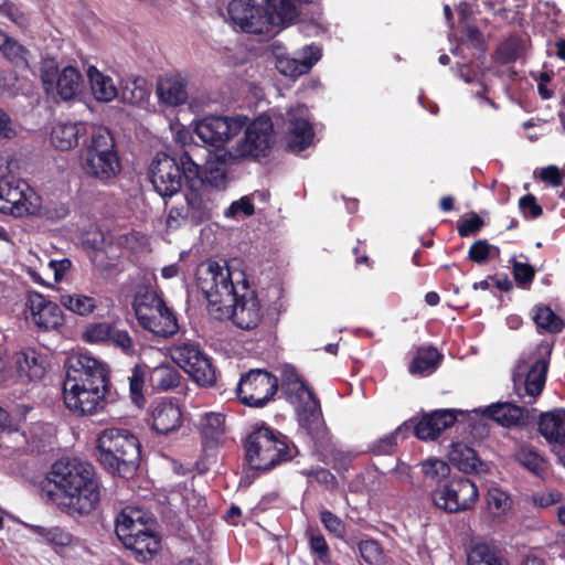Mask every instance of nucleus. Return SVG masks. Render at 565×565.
Listing matches in <instances>:
<instances>
[{"label": "nucleus", "instance_id": "12", "mask_svg": "<svg viewBox=\"0 0 565 565\" xmlns=\"http://www.w3.org/2000/svg\"><path fill=\"white\" fill-rule=\"evenodd\" d=\"M431 497L438 509L447 513H458L472 509L479 492L469 478L454 477L435 489Z\"/></svg>", "mask_w": 565, "mask_h": 565}, {"label": "nucleus", "instance_id": "1", "mask_svg": "<svg viewBox=\"0 0 565 565\" xmlns=\"http://www.w3.org/2000/svg\"><path fill=\"white\" fill-rule=\"evenodd\" d=\"M42 495L67 515L87 516L97 510L103 483L88 461L66 458L55 461L42 481Z\"/></svg>", "mask_w": 565, "mask_h": 565}, {"label": "nucleus", "instance_id": "22", "mask_svg": "<svg viewBox=\"0 0 565 565\" xmlns=\"http://www.w3.org/2000/svg\"><path fill=\"white\" fill-rule=\"evenodd\" d=\"M156 524L151 518L143 519L140 510L124 509L116 519L115 533L125 544Z\"/></svg>", "mask_w": 565, "mask_h": 565}, {"label": "nucleus", "instance_id": "27", "mask_svg": "<svg viewBox=\"0 0 565 565\" xmlns=\"http://www.w3.org/2000/svg\"><path fill=\"white\" fill-rule=\"evenodd\" d=\"M548 365V356H540L531 364L524 381V395L520 394V396H527L530 398L526 404H534L536 398L543 392L546 383Z\"/></svg>", "mask_w": 565, "mask_h": 565}, {"label": "nucleus", "instance_id": "44", "mask_svg": "<svg viewBox=\"0 0 565 565\" xmlns=\"http://www.w3.org/2000/svg\"><path fill=\"white\" fill-rule=\"evenodd\" d=\"M361 558L369 565H385L387 556L380 542L375 539L361 540L358 543Z\"/></svg>", "mask_w": 565, "mask_h": 565}, {"label": "nucleus", "instance_id": "15", "mask_svg": "<svg viewBox=\"0 0 565 565\" xmlns=\"http://www.w3.org/2000/svg\"><path fill=\"white\" fill-rule=\"evenodd\" d=\"M25 307L29 312L26 321L32 323L38 331H56L64 324V315L60 306L40 292H29Z\"/></svg>", "mask_w": 565, "mask_h": 565}, {"label": "nucleus", "instance_id": "48", "mask_svg": "<svg viewBox=\"0 0 565 565\" xmlns=\"http://www.w3.org/2000/svg\"><path fill=\"white\" fill-rule=\"evenodd\" d=\"M35 533L42 536L52 546L66 547L72 544L73 535L60 526H36Z\"/></svg>", "mask_w": 565, "mask_h": 565}, {"label": "nucleus", "instance_id": "3", "mask_svg": "<svg viewBox=\"0 0 565 565\" xmlns=\"http://www.w3.org/2000/svg\"><path fill=\"white\" fill-rule=\"evenodd\" d=\"M242 443L248 467L263 472L292 460L299 452L286 435L264 422L254 424Z\"/></svg>", "mask_w": 565, "mask_h": 565}, {"label": "nucleus", "instance_id": "36", "mask_svg": "<svg viewBox=\"0 0 565 565\" xmlns=\"http://www.w3.org/2000/svg\"><path fill=\"white\" fill-rule=\"evenodd\" d=\"M450 462L465 473L478 471L481 465L477 451L463 443H452L448 454Z\"/></svg>", "mask_w": 565, "mask_h": 565}, {"label": "nucleus", "instance_id": "4", "mask_svg": "<svg viewBox=\"0 0 565 565\" xmlns=\"http://www.w3.org/2000/svg\"><path fill=\"white\" fill-rule=\"evenodd\" d=\"M149 179L167 204V199L179 193L183 184L189 190L202 186L201 164L193 160L190 150H183L178 156L159 152L150 164Z\"/></svg>", "mask_w": 565, "mask_h": 565}, {"label": "nucleus", "instance_id": "41", "mask_svg": "<svg viewBox=\"0 0 565 565\" xmlns=\"http://www.w3.org/2000/svg\"><path fill=\"white\" fill-rule=\"evenodd\" d=\"M310 553L324 565L331 563L330 547L318 527L308 526L305 532Z\"/></svg>", "mask_w": 565, "mask_h": 565}, {"label": "nucleus", "instance_id": "43", "mask_svg": "<svg viewBox=\"0 0 565 565\" xmlns=\"http://www.w3.org/2000/svg\"><path fill=\"white\" fill-rule=\"evenodd\" d=\"M198 190L199 189L190 190V192L185 195L190 220L195 225H199L210 220L212 216L207 203L203 200L202 195L198 192Z\"/></svg>", "mask_w": 565, "mask_h": 565}, {"label": "nucleus", "instance_id": "19", "mask_svg": "<svg viewBox=\"0 0 565 565\" xmlns=\"http://www.w3.org/2000/svg\"><path fill=\"white\" fill-rule=\"evenodd\" d=\"M535 409H529L510 402L495 403L487 406L483 415L507 428H523L534 419Z\"/></svg>", "mask_w": 565, "mask_h": 565}, {"label": "nucleus", "instance_id": "33", "mask_svg": "<svg viewBox=\"0 0 565 565\" xmlns=\"http://www.w3.org/2000/svg\"><path fill=\"white\" fill-rule=\"evenodd\" d=\"M532 319L539 333L557 334L565 328V320L545 303H537L532 308Z\"/></svg>", "mask_w": 565, "mask_h": 565}, {"label": "nucleus", "instance_id": "28", "mask_svg": "<svg viewBox=\"0 0 565 565\" xmlns=\"http://www.w3.org/2000/svg\"><path fill=\"white\" fill-rule=\"evenodd\" d=\"M127 550H130L137 562H147L154 557L161 548V537L154 531V525L124 544Z\"/></svg>", "mask_w": 565, "mask_h": 565}, {"label": "nucleus", "instance_id": "6", "mask_svg": "<svg viewBox=\"0 0 565 565\" xmlns=\"http://www.w3.org/2000/svg\"><path fill=\"white\" fill-rule=\"evenodd\" d=\"M132 308L139 326L156 337L168 339L179 331L174 311L152 287H139L134 297Z\"/></svg>", "mask_w": 565, "mask_h": 565}, {"label": "nucleus", "instance_id": "16", "mask_svg": "<svg viewBox=\"0 0 565 565\" xmlns=\"http://www.w3.org/2000/svg\"><path fill=\"white\" fill-rule=\"evenodd\" d=\"M25 181L12 174L8 168L0 167V213L23 216L29 212Z\"/></svg>", "mask_w": 565, "mask_h": 565}, {"label": "nucleus", "instance_id": "8", "mask_svg": "<svg viewBox=\"0 0 565 565\" xmlns=\"http://www.w3.org/2000/svg\"><path fill=\"white\" fill-rule=\"evenodd\" d=\"M84 172L106 181L115 178L120 171V160L110 130L106 127H95L81 156Z\"/></svg>", "mask_w": 565, "mask_h": 565}, {"label": "nucleus", "instance_id": "2", "mask_svg": "<svg viewBox=\"0 0 565 565\" xmlns=\"http://www.w3.org/2000/svg\"><path fill=\"white\" fill-rule=\"evenodd\" d=\"M94 456L105 471L128 479L140 466L141 445L129 429L105 428L96 438Z\"/></svg>", "mask_w": 565, "mask_h": 565}, {"label": "nucleus", "instance_id": "17", "mask_svg": "<svg viewBox=\"0 0 565 565\" xmlns=\"http://www.w3.org/2000/svg\"><path fill=\"white\" fill-rule=\"evenodd\" d=\"M85 381H110L107 365L84 353L68 358L63 385H84Z\"/></svg>", "mask_w": 565, "mask_h": 565}, {"label": "nucleus", "instance_id": "57", "mask_svg": "<svg viewBox=\"0 0 565 565\" xmlns=\"http://www.w3.org/2000/svg\"><path fill=\"white\" fill-rule=\"evenodd\" d=\"M398 440L390 433L374 440L367 447V451L373 456H391L396 452Z\"/></svg>", "mask_w": 565, "mask_h": 565}, {"label": "nucleus", "instance_id": "64", "mask_svg": "<svg viewBox=\"0 0 565 565\" xmlns=\"http://www.w3.org/2000/svg\"><path fill=\"white\" fill-rule=\"evenodd\" d=\"M519 207L525 218H537L543 214L542 206L537 203L536 198L529 193L519 200Z\"/></svg>", "mask_w": 565, "mask_h": 565}, {"label": "nucleus", "instance_id": "58", "mask_svg": "<svg viewBox=\"0 0 565 565\" xmlns=\"http://www.w3.org/2000/svg\"><path fill=\"white\" fill-rule=\"evenodd\" d=\"M487 504L492 514L500 515L510 508V498L499 488H490L487 493Z\"/></svg>", "mask_w": 565, "mask_h": 565}, {"label": "nucleus", "instance_id": "59", "mask_svg": "<svg viewBox=\"0 0 565 565\" xmlns=\"http://www.w3.org/2000/svg\"><path fill=\"white\" fill-rule=\"evenodd\" d=\"M255 213V206L248 195L242 196L237 201H233L231 205L224 211V216L227 218H237L238 216H252Z\"/></svg>", "mask_w": 565, "mask_h": 565}, {"label": "nucleus", "instance_id": "34", "mask_svg": "<svg viewBox=\"0 0 565 565\" xmlns=\"http://www.w3.org/2000/svg\"><path fill=\"white\" fill-rule=\"evenodd\" d=\"M159 99L170 106H179L186 102L185 83L180 76L160 79L157 86Z\"/></svg>", "mask_w": 565, "mask_h": 565}, {"label": "nucleus", "instance_id": "29", "mask_svg": "<svg viewBox=\"0 0 565 565\" xmlns=\"http://www.w3.org/2000/svg\"><path fill=\"white\" fill-rule=\"evenodd\" d=\"M85 87V79L79 70L68 65L64 67L56 78V94L62 100H72L79 96Z\"/></svg>", "mask_w": 565, "mask_h": 565}, {"label": "nucleus", "instance_id": "52", "mask_svg": "<svg viewBox=\"0 0 565 565\" xmlns=\"http://www.w3.org/2000/svg\"><path fill=\"white\" fill-rule=\"evenodd\" d=\"M202 185L207 184L216 190H225L227 186V173L224 164L209 167L205 171L201 168Z\"/></svg>", "mask_w": 565, "mask_h": 565}, {"label": "nucleus", "instance_id": "9", "mask_svg": "<svg viewBox=\"0 0 565 565\" xmlns=\"http://www.w3.org/2000/svg\"><path fill=\"white\" fill-rule=\"evenodd\" d=\"M198 288L212 306H223L237 296V288L242 277L233 273L227 264L223 266L214 259L201 263L195 273Z\"/></svg>", "mask_w": 565, "mask_h": 565}, {"label": "nucleus", "instance_id": "40", "mask_svg": "<svg viewBox=\"0 0 565 565\" xmlns=\"http://www.w3.org/2000/svg\"><path fill=\"white\" fill-rule=\"evenodd\" d=\"M61 305L78 316H88L97 308L95 298L82 294H65L60 296Z\"/></svg>", "mask_w": 565, "mask_h": 565}, {"label": "nucleus", "instance_id": "61", "mask_svg": "<svg viewBox=\"0 0 565 565\" xmlns=\"http://www.w3.org/2000/svg\"><path fill=\"white\" fill-rule=\"evenodd\" d=\"M139 82L140 79H135L126 84L121 92L124 102L138 105L146 100L148 90Z\"/></svg>", "mask_w": 565, "mask_h": 565}, {"label": "nucleus", "instance_id": "55", "mask_svg": "<svg viewBox=\"0 0 565 565\" xmlns=\"http://www.w3.org/2000/svg\"><path fill=\"white\" fill-rule=\"evenodd\" d=\"M521 52V42L516 38L508 39L495 50V60L501 64H508L519 58Z\"/></svg>", "mask_w": 565, "mask_h": 565}, {"label": "nucleus", "instance_id": "42", "mask_svg": "<svg viewBox=\"0 0 565 565\" xmlns=\"http://www.w3.org/2000/svg\"><path fill=\"white\" fill-rule=\"evenodd\" d=\"M149 367L145 364H136L129 376V393L132 403L139 407L143 406L146 398L143 395V386L148 380Z\"/></svg>", "mask_w": 565, "mask_h": 565}, {"label": "nucleus", "instance_id": "38", "mask_svg": "<svg viewBox=\"0 0 565 565\" xmlns=\"http://www.w3.org/2000/svg\"><path fill=\"white\" fill-rule=\"evenodd\" d=\"M514 459L532 475L543 478L547 471V460L532 446L523 445L514 454Z\"/></svg>", "mask_w": 565, "mask_h": 565}, {"label": "nucleus", "instance_id": "5", "mask_svg": "<svg viewBox=\"0 0 565 565\" xmlns=\"http://www.w3.org/2000/svg\"><path fill=\"white\" fill-rule=\"evenodd\" d=\"M286 399L295 405L298 425L311 439L316 451L333 452L332 435L323 419L320 399L307 382L303 380V387L297 388Z\"/></svg>", "mask_w": 565, "mask_h": 565}, {"label": "nucleus", "instance_id": "39", "mask_svg": "<svg viewBox=\"0 0 565 565\" xmlns=\"http://www.w3.org/2000/svg\"><path fill=\"white\" fill-rule=\"evenodd\" d=\"M92 93L99 102H110L116 98L118 92L109 76L90 66L87 71Z\"/></svg>", "mask_w": 565, "mask_h": 565}, {"label": "nucleus", "instance_id": "51", "mask_svg": "<svg viewBox=\"0 0 565 565\" xmlns=\"http://www.w3.org/2000/svg\"><path fill=\"white\" fill-rule=\"evenodd\" d=\"M468 565H502V562L489 545L476 544L468 554Z\"/></svg>", "mask_w": 565, "mask_h": 565}, {"label": "nucleus", "instance_id": "50", "mask_svg": "<svg viewBox=\"0 0 565 565\" xmlns=\"http://www.w3.org/2000/svg\"><path fill=\"white\" fill-rule=\"evenodd\" d=\"M510 263L512 265V275L518 287L530 290L535 278V268L527 263L518 262L515 257H512Z\"/></svg>", "mask_w": 565, "mask_h": 565}, {"label": "nucleus", "instance_id": "31", "mask_svg": "<svg viewBox=\"0 0 565 565\" xmlns=\"http://www.w3.org/2000/svg\"><path fill=\"white\" fill-rule=\"evenodd\" d=\"M199 428L203 447L214 448L225 434V416L220 413H206L200 419Z\"/></svg>", "mask_w": 565, "mask_h": 565}, {"label": "nucleus", "instance_id": "49", "mask_svg": "<svg viewBox=\"0 0 565 565\" xmlns=\"http://www.w3.org/2000/svg\"><path fill=\"white\" fill-rule=\"evenodd\" d=\"M107 344L120 350L127 356L137 353L135 341L129 332L126 329H120L117 324H115Z\"/></svg>", "mask_w": 565, "mask_h": 565}, {"label": "nucleus", "instance_id": "21", "mask_svg": "<svg viewBox=\"0 0 565 565\" xmlns=\"http://www.w3.org/2000/svg\"><path fill=\"white\" fill-rule=\"evenodd\" d=\"M321 58V49L317 45H307L302 49L301 57L281 55L277 57L276 68L285 76L299 77L310 72L312 66Z\"/></svg>", "mask_w": 565, "mask_h": 565}, {"label": "nucleus", "instance_id": "45", "mask_svg": "<svg viewBox=\"0 0 565 565\" xmlns=\"http://www.w3.org/2000/svg\"><path fill=\"white\" fill-rule=\"evenodd\" d=\"M201 347L198 342L192 340H178L170 348L172 360L185 371L191 361L192 355L199 354Z\"/></svg>", "mask_w": 565, "mask_h": 565}, {"label": "nucleus", "instance_id": "35", "mask_svg": "<svg viewBox=\"0 0 565 565\" xmlns=\"http://www.w3.org/2000/svg\"><path fill=\"white\" fill-rule=\"evenodd\" d=\"M443 355L434 347L418 348L409 363L408 371L413 375L427 376L437 370Z\"/></svg>", "mask_w": 565, "mask_h": 565}, {"label": "nucleus", "instance_id": "53", "mask_svg": "<svg viewBox=\"0 0 565 565\" xmlns=\"http://www.w3.org/2000/svg\"><path fill=\"white\" fill-rule=\"evenodd\" d=\"M116 323H90L83 333V339L88 343H107Z\"/></svg>", "mask_w": 565, "mask_h": 565}, {"label": "nucleus", "instance_id": "23", "mask_svg": "<svg viewBox=\"0 0 565 565\" xmlns=\"http://www.w3.org/2000/svg\"><path fill=\"white\" fill-rule=\"evenodd\" d=\"M316 132L312 124L300 117H291L286 132V145L289 151L300 153L313 145Z\"/></svg>", "mask_w": 565, "mask_h": 565}, {"label": "nucleus", "instance_id": "32", "mask_svg": "<svg viewBox=\"0 0 565 565\" xmlns=\"http://www.w3.org/2000/svg\"><path fill=\"white\" fill-rule=\"evenodd\" d=\"M539 431L547 441L565 439V409L555 408L542 413L539 420Z\"/></svg>", "mask_w": 565, "mask_h": 565}, {"label": "nucleus", "instance_id": "24", "mask_svg": "<svg viewBox=\"0 0 565 565\" xmlns=\"http://www.w3.org/2000/svg\"><path fill=\"white\" fill-rule=\"evenodd\" d=\"M17 364L19 376L30 382L42 381L51 365L47 355L36 350L21 352L17 359Z\"/></svg>", "mask_w": 565, "mask_h": 565}, {"label": "nucleus", "instance_id": "63", "mask_svg": "<svg viewBox=\"0 0 565 565\" xmlns=\"http://www.w3.org/2000/svg\"><path fill=\"white\" fill-rule=\"evenodd\" d=\"M301 475L313 478L318 483L324 484L328 489L334 490L338 488L339 482L335 476L328 469L318 467L316 469H303Z\"/></svg>", "mask_w": 565, "mask_h": 565}, {"label": "nucleus", "instance_id": "56", "mask_svg": "<svg viewBox=\"0 0 565 565\" xmlns=\"http://www.w3.org/2000/svg\"><path fill=\"white\" fill-rule=\"evenodd\" d=\"M320 521L331 535L340 540L344 539L347 524L335 513L330 510H322L320 512Z\"/></svg>", "mask_w": 565, "mask_h": 565}, {"label": "nucleus", "instance_id": "60", "mask_svg": "<svg viewBox=\"0 0 565 565\" xmlns=\"http://www.w3.org/2000/svg\"><path fill=\"white\" fill-rule=\"evenodd\" d=\"M415 437L423 441L437 439V429L434 428L430 412L416 417Z\"/></svg>", "mask_w": 565, "mask_h": 565}, {"label": "nucleus", "instance_id": "11", "mask_svg": "<svg viewBox=\"0 0 565 565\" xmlns=\"http://www.w3.org/2000/svg\"><path fill=\"white\" fill-rule=\"evenodd\" d=\"M278 377L264 369H252L241 375L235 392L241 404L262 408L277 394Z\"/></svg>", "mask_w": 565, "mask_h": 565}, {"label": "nucleus", "instance_id": "62", "mask_svg": "<svg viewBox=\"0 0 565 565\" xmlns=\"http://www.w3.org/2000/svg\"><path fill=\"white\" fill-rule=\"evenodd\" d=\"M484 226L483 218L477 213L472 212L470 217L460 218L457 223V231L460 237H469L478 234Z\"/></svg>", "mask_w": 565, "mask_h": 565}, {"label": "nucleus", "instance_id": "13", "mask_svg": "<svg viewBox=\"0 0 565 565\" xmlns=\"http://www.w3.org/2000/svg\"><path fill=\"white\" fill-rule=\"evenodd\" d=\"M242 282L237 288V296L225 302L223 307L232 308L234 323L244 330H253L263 319V307L256 290L252 289L243 271H237Z\"/></svg>", "mask_w": 565, "mask_h": 565}, {"label": "nucleus", "instance_id": "18", "mask_svg": "<svg viewBox=\"0 0 565 565\" xmlns=\"http://www.w3.org/2000/svg\"><path fill=\"white\" fill-rule=\"evenodd\" d=\"M108 392L99 388H78L77 385H63V401L71 412L84 416L94 415L105 409Z\"/></svg>", "mask_w": 565, "mask_h": 565}, {"label": "nucleus", "instance_id": "10", "mask_svg": "<svg viewBox=\"0 0 565 565\" xmlns=\"http://www.w3.org/2000/svg\"><path fill=\"white\" fill-rule=\"evenodd\" d=\"M275 142V129L271 118L265 114L252 120L245 128L244 138L237 141V158L259 162L269 157Z\"/></svg>", "mask_w": 565, "mask_h": 565}, {"label": "nucleus", "instance_id": "14", "mask_svg": "<svg viewBox=\"0 0 565 565\" xmlns=\"http://www.w3.org/2000/svg\"><path fill=\"white\" fill-rule=\"evenodd\" d=\"M245 120L239 117L210 116L195 127L200 140L215 148H222L244 128Z\"/></svg>", "mask_w": 565, "mask_h": 565}, {"label": "nucleus", "instance_id": "20", "mask_svg": "<svg viewBox=\"0 0 565 565\" xmlns=\"http://www.w3.org/2000/svg\"><path fill=\"white\" fill-rule=\"evenodd\" d=\"M182 425V412L179 405L168 399H160L152 404L151 428L161 435L178 430Z\"/></svg>", "mask_w": 565, "mask_h": 565}, {"label": "nucleus", "instance_id": "54", "mask_svg": "<svg viewBox=\"0 0 565 565\" xmlns=\"http://www.w3.org/2000/svg\"><path fill=\"white\" fill-rule=\"evenodd\" d=\"M422 472L427 479L439 482L450 473L449 465L437 458H429L422 462Z\"/></svg>", "mask_w": 565, "mask_h": 565}, {"label": "nucleus", "instance_id": "26", "mask_svg": "<svg viewBox=\"0 0 565 565\" xmlns=\"http://www.w3.org/2000/svg\"><path fill=\"white\" fill-rule=\"evenodd\" d=\"M0 54L18 71L30 68L31 51L21 44L15 38L0 29Z\"/></svg>", "mask_w": 565, "mask_h": 565}, {"label": "nucleus", "instance_id": "7", "mask_svg": "<svg viewBox=\"0 0 565 565\" xmlns=\"http://www.w3.org/2000/svg\"><path fill=\"white\" fill-rule=\"evenodd\" d=\"M282 11L271 1L265 0V7L255 4L252 0H232L227 13L232 23L241 31L252 34L273 36L287 24L288 18L281 17Z\"/></svg>", "mask_w": 565, "mask_h": 565}, {"label": "nucleus", "instance_id": "25", "mask_svg": "<svg viewBox=\"0 0 565 565\" xmlns=\"http://www.w3.org/2000/svg\"><path fill=\"white\" fill-rule=\"evenodd\" d=\"M88 134V125L83 121L58 122L51 132L52 145L62 151L71 150L79 145V139Z\"/></svg>", "mask_w": 565, "mask_h": 565}, {"label": "nucleus", "instance_id": "47", "mask_svg": "<svg viewBox=\"0 0 565 565\" xmlns=\"http://www.w3.org/2000/svg\"><path fill=\"white\" fill-rule=\"evenodd\" d=\"M463 412L454 408H440L430 412V419L434 428L437 429V438L448 428L452 427L457 420L458 415H462Z\"/></svg>", "mask_w": 565, "mask_h": 565}, {"label": "nucleus", "instance_id": "46", "mask_svg": "<svg viewBox=\"0 0 565 565\" xmlns=\"http://www.w3.org/2000/svg\"><path fill=\"white\" fill-rule=\"evenodd\" d=\"M500 255V248L490 244L487 239H478L471 244L468 250V259L478 265L487 264L490 259Z\"/></svg>", "mask_w": 565, "mask_h": 565}, {"label": "nucleus", "instance_id": "30", "mask_svg": "<svg viewBox=\"0 0 565 565\" xmlns=\"http://www.w3.org/2000/svg\"><path fill=\"white\" fill-rule=\"evenodd\" d=\"M200 386L210 387L216 382V369L212 360L202 351L193 354L185 371Z\"/></svg>", "mask_w": 565, "mask_h": 565}, {"label": "nucleus", "instance_id": "37", "mask_svg": "<svg viewBox=\"0 0 565 565\" xmlns=\"http://www.w3.org/2000/svg\"><path fill=\"white\" fill-rule=\"evenodd\" d=\"M149 385L157 391H170L180 385V372L170 364H160L156 367L149 369L148 372Z\"/></svg>", "mask_w": 565, "mask_h": 565}]
</instances>
